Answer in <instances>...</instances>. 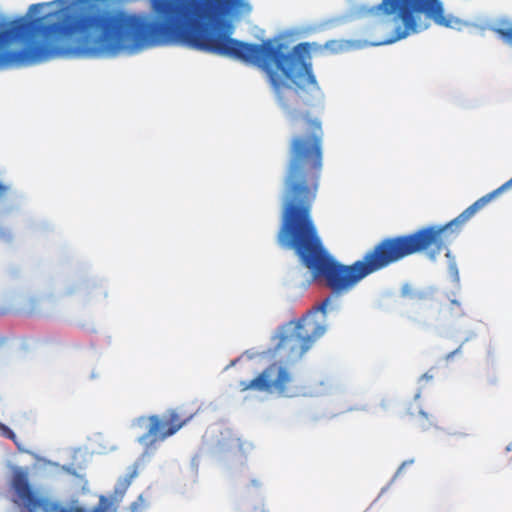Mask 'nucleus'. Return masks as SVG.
Masks as SVG:
<instances>
[{
    "mask_svg": "<svg viewBox=\"0 0 512 512\" xmlns=\"http://www.w3.org/2000/svg\"><path fill=\"white\" fill-rule=\"evenodd\" d=\"M138 469L139 465L135 463L132 467L129 468V473L127 475L118 479L114 490L115 498L118 497L119 500L123 498L132 481L138 476Z\"/></svg>",
    "mask_w": 512,
    "mask_h": 512,
    "instance_id": "nucleus-7",
    "label": "nucleus"
},
{
    "mask_svg": "<svg viewBox=\"0 0 512 512\" xmlns=\"http://www.w3.org/2000/svg\"><path fill=\"white\" fill-rule=\"evenodd\" d=\"M378 10L386 16H393L394 21H401L402 26L394 29L392 41L406 38L421 30L419 25L421 13L432 18L435 23L444 27H453L458 20L444 15L440 0H382Z\"/></svg>",
    "mask_w": 512,
    "mask_h": 512,
    "instance_id": "nucleus-3",
    "label": "nucleus"
},
{
    "mask_svg": "<svg viewBox=\"0 0 512 512\" xmlns=\"http://www.w3.org/2000/svg\"><path fill=\"white\" fill-rule=\"evenodd\" d=\"M151 8L162 20L124 11H104L81 17L75 23H45L46 17H20L0 24V67L31 65L63 56L59 44L79 31L84 49L90 53L116 54L123 50L180 40L197 50L254 64L269 80L277 103L288 114L297 131L288 148L283 191H318L323 167L321 121L309 111L319 85L312 71L311 44L300 43L291 52L280 43H245L230 37L225 18L249 8L246 0H151Z\"/></svg>",
    "mask_w": 512,
    "mask_h": 512,
    "instance_id": "nucleus-1",
    "label": "nucleus"
},
{
    "mask_svg": "<svg viewBox=\"0 0 512 512\" xmlns=\"http://www.w3.org/2000/svg\"><path fill=\"white\" fill-rule=\"evenodd\" d=\"M494 31L506 44L512 46V25L496 28Z\"/></svg>",
    "mask_w": 512,
    "mask_h": 512,
    "instance_id": "nucleus-9",
    "label": "nucleus"
},
{
    "mask_svg": "<svg viewBox=\"0 0 512 512\" xmlns=\"http://www.w3.org/2000/svg\"><path fill=\"white\" fill-rule=\"evenodd\" d=\"M47 4L46 3H37V4H32L30 7H29V12L30 13H38L44 6H46Z\"/></svg>",
    "mask_w": 512,
    "mask_h": 512,
    "instance_id": "nucleus-12",
    "label": "nucleus"
},
{
    "mask_svg": "<svg viewBox=\"0 0 512 512\" xmlns=\"http://www.w3.org/2000/svg\"><path fill=\"white\" fill-rule=\"evenodd\" d=\"M0 238L5 241H9V240H11V234L9 231H7L5 229H0Z\"/></svg>",
    "mask_w": 512,
    "mask_h": 512,
    "instance_id": "nucleus-13",
    "label": "nucleus"
},
{
    "mask_svg": "<svg viewBox=\"0 0 512 512\" xmlns=\"http://www.w3.org/2000/svg\"><path fill=\"white\" fill-rule=\"evenodd\" d=\"M333 44H335V42H334V41H332V42H328V43H326V47H327V48H330V46H331V45H333Z\"/></svg>",
    "mask_w": 512,
    "mask_h": 512,
    "instance_id": "nucleus-18",
    "label": "nucleus"
},
{
    "mask_svg": "<svg viewBox=\"0 0 512 512\" xmlns=\"http://www.w3.org/2000/svg\"><path fill=\"white\" fill-rule=\"evenodd\" d=\"M11 487L15 503L26 512H89L82 507H64L39 496L30 485L28 473L21 469L13 473Z\"/></svg>",
    "mask_w": 512,
    "mask_h": 512,
    "instance_id": "nucleus-4",
    "label": "nucleus"
},
{
    "mask_svg": "<svg viewBox=\"0 0 512 512\" xmlns=\"http://www.w3.org/2000/svg\"><path fill=\"white\" fill-rule=\"evenodd\" d=\"M409 463H413V461H409ZM406 464H408V462H403L402 465L399 467L397 473H400L402 471V469L406 466Z\"/></svg>",
    "mask_w": 512,
    "mask_h": 512,
    "instance_id": "nucleus-15",
    "label": "nucleus"
},
{
    "mask_svg": "<svg viewBox=\"0 0 512 512\" xmlns=\"http://www.w3.org/2000/svg\"><path fill=\"white\" fill-rule=\"evenodd\" d=\"M451 306H452V307H453V306H456V307H458V308H459V307H460V303H459V302H457L456 300H452V301H451Z\"/></svg>",
    "mask_w": 512,
    "mask_h": 512,
    "instance_id": "nucleus-16",
    "label": "nucleus"
},
{
    "mask_svg": "<svg viewBox=\"0 0 512 512\" xmlns=\"http://www.w3.org/2000/svg\"><path fill=\"white\" fill-rule=\"evenodd\" d=\"M188 419H182L176 410H168L164 415L142 416L137 419V425L144 427L147 432L138 438V442L146 449L152 448L157 442H162L176 434Z\"/></svg>",
    "mask_w": 512,
    "mask_h": 512,
    "instance_id": "nucleus-5",
    "label": "nucleus"
},
{
    "mask_svg": "<svg viewBox=\"0 0 512 512\" xmlns=\"http://www.w3.org/2000/svg\"><path fill=\"white\" fill-rule=\"evenodd\" d=\"M90 512H117L116 505L105 496H100L99 503Z\"/></svg>",
    "mask_w": 512,
    "mask_h": 512,
    "instance_id": "nucleus-8",
    "label": "nucleus"
},
{
    "mask_svg": "<svg viewBox=\"0 0 512 512\" xmlns=\"http://www.w3.org/2000/svg\"><path fill=\"white\" fill-rule=\"evenodd\" d=\"M422 377L426 378V379H432L433 376L432 375H428V373H426Z\"/></svg>",
    "mask_w": 512,
    "mask_h": 512,
    "instance_id": "nucleus-17",
    "label": "nucleus"
},
{
    "mask_svg": "<svg viewBox=\"0 0 512 512\" xmlns=\"http://www.w3.org/2000/svg\"><path fill=\"white\" fill-rule=\"evenodd\" d=\"M293 381L291 373L279 363L267 366L257 377L250 381H241L242 391L256 390L260 392L277 393L287 396Z\"/></svg>",
    "mask_w": 512,
    "mask_h": 512,
    "instance_id": "nucleus-6",
    "label": "nucleus"
},
{
    "mask_svg": "<svg viewBox=\"0 0 512 512\" xmlns=\"http://www.w3.org/2000/svg\"><path fill=\"white\" fill-rule=\"evenodd\" d=\"M330 301V298L324 299L316 311H311L280 329L274 352L286 364L299 361L315 341L325 333V314Z\"/></svg>",
    "mask_w": 512,
    "mask_h": 512,
    "instance_id": "nucleus-2",
    "label": "nucleus"
},
{
    "mask_svg": "<svg viewBox=\"0 0 512 512\" xmlns=\"http://www.w3.org/2000/svg\"><path fill=\"white\" fill-rule=\"evenodd\" d=\"M59 2L66 3L68 0H58Z\"/></svg>",
    "mask_w": 512,
    "mask_h": 512,
    "instance_id": "nucleus-20",
    "label": "nucleus"
},
{
    "mask_svg": "<svg viewBox=\"0 0 512 512\" xmlns=\"http://www.w3.org/2000/svg\"><path fill=\"white\" fill-rule=\"evenodd\" d=\"M79 2H82V3H88L90 2L91 0H78Z\"/></svg>",
    "mask_w": 512,
    "mask_h": 512,
    "instance_id": "nucleus-19",
    "label": "nucleus"
},
{
    "mask_svg": "<svg viewBox=\"0 0 512 512\" xmlns=\"http://www.w3.org/2000/svg\"><path fill=\"white\" fill-rule=\"evenodd\" d=\"M147 504L145 502V499L143 495H139L137 500L132 502L129 506V512H144L146 509Z\"/></svg>",
    "mask_w": 512,
    "mask_h": 512,
    "instance_id": "nucleus-10",
    "label": "nucleus"
},
{
    "mask_svg": "<svg viewBox=\"0 0 512 512\" xmlns=\"http://www.w3.org/2000/svg\"><path fill=\"white\" fill-rule=\"evenodd\" d=\"M8 190H9V187L7 185L0 183V198L5 196L6 193L8 192Z\"/></svg>",
    "mask_w": 512,
    "mask_h": 512,
    "instance_id": "nucleus-14",
    "label": "nucleus"
},
{
    "mask_svg": "<svg viewBox=\"0 0 512 512\" xmlns=\"http://www.w3.org/2000/svg\"><path fill=\"white\" fill-rule=\"evenodd\" d=\"M0 433L3 437L12 440L16 445H18V438L15 433L3 423H0Z\"/></svg>",
    "mask_w": 512,
    "mask_h": 512,
    "instance_id": "nucleus-11",
    "label": "nucleus"
}]
</instances>
